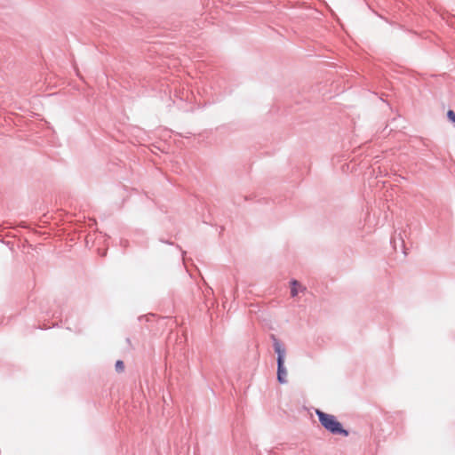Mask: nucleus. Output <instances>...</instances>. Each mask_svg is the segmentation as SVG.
<instances>
[{
  "instance_id": "423d86ee",
  "label": "nucleus",
  "mask_w": 455,
  "mask_h": 455,
  "mask_svg": "<svg viewBox=\"0 0 455 455\" xmlns=\"http://www.w3.org/2000/svg\"><path fill=\"white\" fill-rule=\"evenodd\" d=\"M447 116L452 123L455 124V113L453 110H448Z\"/></svg>"
},
{
  "instance_id": "20e7f679",
  "label": "nucleus",
  "mask_w": 455,
  "mask_h": 455,
  "mask_svg": "<svg viewBox=\"0 0 455 455\" xmlns=\"http://www.w3.org/2000/svg\"><path fill=\"white\" fill-rule=\"evenodd\" d=\"M299 288H301V285L297 281H292L291 289V294L292 297H295L298 294Z\"/></svg>"
},
{
  "instance_id": "7ed1b4c3",
  "label": "nucleus",
  "mask_w": 455,
  "mask_h": 455,
  "mask_svg": "<svg viewBox=\"0 0 455 455\" xmlns=\"http://www.w3.org/2000/svg\"><path fill=\"white\" fill-rule=\"evenodd\" d=\"M287 375V371L283 367V364H278V370H277V379L280 383H285L286 379L285 377Z\"/></svg>"
},
{
  "instance_id": "f257e3e1",
  "label": "nucleus",
  "mask_w": 455,
  "mask_h": 455,
  "mask_svg": "<svg viewBox=\"0 0 455 455\" xmlns=\"http://www.w3.org/2000/svg\"><path fill=\"white\" fill-rule=\"evenodd\" d=\"M316 415L322 426L331 433L345 436L348 435V432L342 427L335 416L323 412L320 410H316Z\"/></svg>"
},
{
  "instance_id": "f03ea898",
  "label": "nucleus",
  "mask_w": 455,
  "mask_h": 455,
  "mask_svg": "<svg viewBox=\"0 0 455 455\" xmlns=\"http://www.w3.org/2000/svg\"><path fill=\"white\" fill-rule=\"evenodd\" d=\"M275 351L277 354V364H283L285 350L278 341L274 344Z\"/></svg>"
},
{
  "instance_id": "39448f33",
  "label": "nucleus",
  "mask_w": 455,
  "mask_h": 455,
  "mask_svg": "<svg viewBox=\"0 0 455 455\" xmlns=\"http://www.w3.org/2000/svg\"><path fill=\"white\" fill-rule=\"evenodd\" d=\"M116 369L117 371H124V364L123 361L118 360L116 363Z\"/></svg>"
}]
</instances>
